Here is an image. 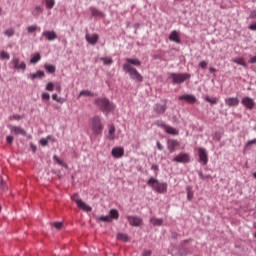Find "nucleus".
Instances as JSON below:
<instances>
[{
	"instance_id": "17",
	"label": "nucleus",
	"mask_w": 256,
	"mask_h": 256,
	"mask_svg": "<svg viewBox=\"0 0 256 256\" xmlns=\"http://www.w3.org/2000/svg\"><path fill=\"white\" fill-rule=\"evenodd\" d=\"M42 37H45L47 41H55V39H57V32H55L54 30L44 31L42 33Z\"/></svg>"
},
{
	"instance_id": "20",
	"label": "nucleus",
	"mask_w": 256,
	"mask_h": 256,
	"mask_svg": "<svg viewBox=\"0 0 256 256\" xmlns=\"http://www.w3.org/2000/svg\"><path fill=\"white\" fill-rule=\"evenodd\" d=\"M169 39H170L171 41H173L174 43L181 44V38L179 37V33L177 32V30H173V31L170 33Z\"/></svg>"
},
{
	"instance_id": "4",
	"label": "nucleus",
	"mask_w": 256,
	"mask_h": 256,
	"mask_svg": "<svg viewBox=\"0 0 256 256\" xmlns=\"http://www.w3.org/2000/svg\"><path fill=\"white\" fill-rule=\"evenodd\" d=\"M170 79H172V82L175 85H181V83H185V81H187V79H191V74L171 73L170 74Z\"/></svg>"
},
{
	"instance_id": "8",
	"label": "nucleus",
	"mask_w": 256,
	"mask_h": 256,
	"mask_svg": "<svg viewBox=\"0 0 256 256\" xmlns=\"http://www.w3.org/2000/svg\"><path fill=\"white\" fill-rule=\"evenodd\" d=\"M199 162L203 165H207L209 163V156L207 154V150L205 148H198Z\"/></svg>"
},
{
	"instance_id": "1",
	"label": "nucleus",
	"mask_w": 256,
	"mask_h": 256,
	"mask_svg": "<svg viewBox=\"0 0 256 256\" xmlns=\"http://www.w3.org/2000/svg\"><path fill=\"white\" fill-rule=\"evenodd\" d=\"M94 105L102 111L104 115H109L112 111H115V104L106 97H99L94 100Z\"/></svg>"
},
{
	"instance_id": "62",
	"label": "nucleus",
	"mask_w": 256,
	"mask_h": 256,
	"mask_svg": "<svg viewBox=\"0 0 256 256\" xmlns=\"http://www.w3.org/2000/svg\"><path fill=\"white\" fill-rule=\"evenodd\" d=\"M57 103H65V98H58V100H56Z\"/></svg>"
},
{
	"instance_id": "37",
	"label": "nucleus",
	"mask_w": 256,
	"mask_h": 256,
	"mask_svg": "<svg viewBox=\"0 0 256 256\" xmlns=\"http://www.w3.org/2000/svg\"><path fill=\"white\" fill-rule=\"evenodd\" d=\"M96 219L98 221H103L104 223H111L112 222L110 216H100V217H96Z\"/></svg>"
},
{
	"instance_id": "28",
	"label": "nucleus",
	"mask_w": 256,
	"mask_h": 256,
	"mask_svg": "<svg viewBox=\"0 0 256 256\" xmlns=\"http://www.w3.org/2000/svg\"><path fill=\"white\" fill-rule=\"evenodd\" d=\"M54 161H56V163H58V165H61V167H64V169H68L69 166L67 165V163L63 162V160L59 159V157L57 155L53 156Z\"/></svg>"
},
{
	"instance_id": "22",
	"label": "nucleus",
	"mask_w": 256,
	"mask_h": 256,
	"mask_svg": "<svg viewBox=\"0 0 256 256\" xmlns=\"http://www.w3.org/2000/svg\"><path fill=\"white\" fill-rule=\"evenodd\" d=\"M124 65H135V67H141V61L139 59L127 58Z\"/></svg>"
},
{
	"instance_id": "19",
	"label": "nucleus",
	"mask_w": 256,
	"mask_h": 256,
	"mask_svg": "<svg viewBox=\"0 0 256 256\" xmlns=\"http://www.w3.org/2000/svg\"><path fill=\"white\" fill-rule=\"evenodd\" d=\"M225 104L227 107H237L239 105L238 97H229L225 99Z\"/></svg>"
},
{
	"instance_id": "25",
	"label": "nucleus",
	"mask_w": 256,
	"mask_h": 256,
	"mask_svg": "<svg viewBox=\"0 0 256 256\" xmlns=\"http://www.w3.org/2000/svg\"><path fill=\"white\" fill-rule=\"evenodd\" d=\"M43 14V7L41 6H36L33 10H32V15L33 17H35L37 19V17H39V15Z\"/></svg>"
},
{
	"instance_id": "2",
	"label": "nucleus",
	"mask_w": 256,
	"mask_h": 256,
	"mask_svg": "<svg viewBox=\"0 0 256 256\" xmlns=\"http://www.w3.org/2000/svg\"><path fill=\"white\" fill-rule=\"evenodd\" d=\"M147 185L148 187H151L153 189V191H155L156 193H167V183L165 182H159V180L151 177L148 181H147Z\"/></svg>"
},
{
	"instance_id": "52",
	"label": "nucleus",
	"mask_w": 256,
	"mask_h": 256,
	"mask_svg": "<svg viewBox=\"0 0 256 256\" xmlns=\"http://www.w3.org/2000/svg\"><path fill=\"white\" fill-rule=\"evenodd\" d=\"M152 252L151 250H143L142 256H151Z\"/></svg>"
},
{
	"instance_id": "57",
	"label": "nucleus",
	"mask_w": 256,
	"mask_h": 256,
	"mask_svg": "<svg viewBox=\"0 0 256 256\" xmlns=\"http://www.w3.org/2000/svg\"><path fill=\"white\" fill-rule=\"evenodd\" d=\"M180 256H187V250L183 249L179 251Z\"/></svg>"
},
{
	"instance_id": "48",
	"label": "nucleus",
	"mask_w": 256,
	"mask_h": 256,
	"mask_svg": "<svg viewBox=\"0 0 256 256\" xmlns=\"http://www.w3.org/2000/svg\"><path fill=\"white\" fill-rule=\"evenodd\" d=\"M12 119L19 121L20 119H23V116H21L19 114H14V115L10 116V120H12Z\"/></svg>"
},
{
	"instance_id": "16",
	"label": "nucleus",
	"mask_w": 256,
	"mask_h": 256,
	"mask_svg": "<svg viewBox=\"0 0 256 256\" xmlns=\"http://www.w3.org/2000/svg\"><path fill=\"white\" fill-rule=\"evenodd\" d=\"M9 129L15 135H22L23 137H25L27 135V131H25V129L21 128V126L10 125Z\"/></svg>"
},
{
	"instance_id": "49",
	"label": "nucleus",
	"mask_w": 256,
	"mask_h": 256,
	"mask_svg": "<svg viewBox=\"0 0 256 256\" xmlns=\"http://www.w3.org/2000/svg\"><path fill=\"white\" fill-rule=\"evenodd\" d=\"M256 144V138H254V139H252V140H249L247 143H246V145H245V147L247 148V147H251V145H255Z\"/></svg>"
},
{
	"instance_id": "7",
	"label": "nucleus",
	"mask_w": 256,
	"mask_h": 256,
	"mask_svg": "<svg viewBox=\"0 0 256 256\" xmlns=\"http://www.w3.org/2000/svg\"><path fill=\"white\" fill-rule=\"evenodd\" d=\"M241 104L246 107V109H249V111H253L255 108V100L249 96H245L241 100Z\"/></svg>"
},
{
	"instance_id": "45",
	"label": "nucleus",
	"mask_w": 256,
	"mask_h": 256,
	"mask_svg": "<svg viewBox=\"0 0 256 256\" xmlns=\"http://www.w3.org/2000/svg\"><path fill=\"white\" fill-rule=\"evenodd\" d=\"M55 89V84L53 82H49L46 85V91H53Z\"/></svg>"
},
{
	"instance_id": "10",
	"label": "nucleus",
	"mask_w": 256,
	"mask_h": 256,
	"mask_svg": "<svg viewBox=\"0 0 256 256\" xmlns=\"http://www.w3.org/2000/svg\"><path fill=\"white\" fill-rule=\"evenodd\" d=\"M179 101H186V103L195 104L197 103V98L193 94H184L178 97Z\"/></svg>"
},
{
	"instance_id": "42",
	"label": "nucleus",
	"mask_w": 256,
	"mask_h": 256,
	"mask_svg": "<svg viewBox=\"0 0 256 256\" xmlns=\"http://www.w3.org/2000/svg\"><path fill=\"white\" fill-rule=\"evenodd\" d=\"M52 227H54L55 229H57L58 231L63 229V222H54L52 223Z\"/></svg>"
},
{
	"instance_id": "31",
	"label": "nucleus",
	"mask_w": 256,
	"mask_h": 256,
	"mask_svg": "<svg viewBox=\"0 0 256 256\" xmlns=\"http://www.w3.org/2000/svg\"><path fill=\"white\" fill-rule=\"evenodd\" d=\"M198 175L200 179H202V181H207V179H213L211 174H207V173L204 174L203 171H198Z\"/></svg>"
},
{
	"instance_id": "30",
	"label": "nucleus",
	"mask_w": 256,
	"mask_h": 256,
	"mask_svg": "<svg viewBox=\"0 0 256 256\" xmlns=\"http://www.w3.org/2000/svg\"><path fill=\"white\" fill-rule=\"evenodd\" d=\"M117 239L119 241H123L124 243H127V241H129V235L124 234V233H118L117 234Z\"/></svg>"
},
{
	"instance_id": "3",
	"label": "nucleus",
	"mask_w": 256,
	"mask_h": 256,
	"mask_svg": "<svg viewBox=\"0 0 256 256\" xmlns=\"http://www.w3.org/2000/svg\"><path fill=\"white\" fill-rule=\"evenodd\" d=\"M123 71L124 73H128L130 75V79L133 81H136V83H143V76L137 69L132 67L130 64H124L123 65Z\"/></svg>"
},
{
	"instance_id": "58",
	"label": "nucleus",
	"mask_w": 256,
	"mask_h": 256,
	"mask_svg": "<svg viewBox=\"0 0 256 256\" xmlns=\"http://www.w3.org/2000/svg\"><path fill=\"white\" fill-rule=\"evenodd\" d=\"M115 133V126H111L109 129V135H113Z\"/></svg>"
},
{
	"instance_id": "13",
	"label": "nucleus",
	"mask_w": 256,
	"mask_h": 256,
	"mask_svg": "<svg viewBox=\"0 0 256 256\" xmlns=\"http://www.w3.org/2000/svg\"><path fill=\"white\" fill-rule=\"evenodd\" d=\"M76 205L79 209L85 211L86 213H91V211H93V208L87 205V203H85L83 200H76Z\"/></svg>"
},
{
	"instance_id": "36",
	"label": "nucleus",
	"mask_w": 256,
	"mask_h": 256,
	"mask_svg": "<svg viewBox=\"0 0 256 256\" xmlns=\"http://www.w3.org/2000/svg\"><path fill=\"white\" fill-rule=\"evenodd\" d=\"M100 61H103L104 65H112L113 58H111V57H101Z\"/></svg>"
},
{
	"instance_id": "47",
	"label": "nucleus",
	"mask_w": 256,
	"mask_h": 256,
	"mask_svg": "<svg viewBox=\"0 0 256 256\" xmlns=\"http://www.w3.org/2000/svg\"><path fill=\"white\" fill-rule=\"evenodd\" d=\"M49 99H51V96L49 95V93L47 92L42 93V101H49Z\"/></svg>"
},
{
	"instance_id": "32",
	"label": "nucleus",
	"mask_w": 256,
	"mask_h": 256,
	"mask_svg": "<svg viewBox=\"0 0 256 256\" xmlns=\"http://www.w3.org/2000/svg\"><path fill=\"white\" fill-rule=\"evenodd\" d=\"M95 93L89 91V90H82L79 94V97H94Z\"/></svg>"
},
{
	"instance_id": "9",
	"label": "nucleus",
	"mask_w": 256,
	"mask_h": 256,
	"mask_svg": "<svg viewBox=\"0 0 256 256\" xmlns=\"http://www.w3.org/2000/svg\"><path fill=\"white\" fill-rule=\"evenodd\" d=\"M126 219L132 227H140V225H143V219H141V217L127 216Z\"/></svg>"
},
{
	"instance_id": "53",
	"label": "nucleus",
	"mask_w": 256,
	"mask_h": 256,
	"mask_svg": "<svg viewBox=\"0 0 256 256\" xmlns=\"http://www.w3.org/2000/svg\"><path fill=\"white\" fill-rule=\"evenodd\" d=\"M13 139L14 138L11 135L6 137V141H7V143H9V145L13 144Z\"/></svg>"
},
{
	"instance_id": "34",
	"label": "nucleus",
	"mask_w": 256,
	"mask_h": 256,
	"mask_svg": "<svg viewBox=\"0 0 256 256\" xmlns=\"http://www.w3.org/2000/svg\"><path fill=\"white\" fill-rule=\"evenodd\" d=\"M186 191L188 201H193V188L191 186H187Z\"/></svg>"
},
{
	"instance_id": "63",
	"label": "nucleus",
	"mask_w": 256,
	"mask_h": 256,
	"mask_svg": "<svg viewBox=\"0 0 256 256\" xmlns=\"http://www.w3.org/2000/svg\"><path fill=\"white\" fill-rule=\"evenodd\" d=\"M177 237H179V234L176 232L172 233V239H177Z\"/></svg>"
},
{
	"instance_id": "51",
	"label": "nucleus",
	"mask_w": 256,
	"mask_h": 256,
	"mask_svg": "<svg viewBox=\"0 0 256 256\" xmlns=\"http://www.w3.org/2000/svg\"><path fill=\"white\" fill-rule=\"evenodd\" d=\"M199 67H201V69H207V61L203 60L199 63Z\"/></svg>"
},
{
	"instance_id": "50",
	"label": "nucleus",
	"mask_w": 256,
	"mask_h": 256,
	"mask_svg": "<svg viewBox=\"0 0 256 256\" xmlns=\"http://www.w3.org/2000/svg\"><path fill=\"white\" fill-rule=\"evenodd\" d=\"M40 144L42 145V147H47V145L49 144V140L42 138L40 140Z\"/></svg>"
},
{
	"instance_id": "64",
	"label": "nucleus",
	"mask_w": 256,
	"mask_h": 256,
	"mask_svg": "<svg viewBox=\"0 0 256 256\" xmlns=\"http://www.w3.org/2000/svg\"><path fill=\"white\" fill-rule=\"evenodd\" d=\"M52 99H53V101H57L59 99V97L57 96V94H53Z\"/></svg>"
},
{
	"instance_id": "14",
	"label": "nucleus",
	"mask_w": 256,
	"mask_h": 256,
	"mask_svg": "<svg viewBox=\"0 0 256 256\" xmlns=\"http://www.w3.org/2000/svg\"><path fill=\"white\" fill-rule=\"evenodd\" d=\"M85 39L90 45H97L99 43V34H86Z\"/></svg>"
},
{
	"instance_id": "39",
	"label": "nucleus",
	"mask_w": 256,
	"mask_h": 256,
	"mask_svg": "<svg viewBox=\"0 0 256 256\" xmlns=\"http://www.w3.org/2000/svg\"><path fill=\"white\" fill-rule=\"evenodd\" d=\"M0 189L1 191H7V189H9L5 184V180L1 176H0Z\"/></svg>"
},
{
	"instance_id": "11",
	"label": "nucleus",
	"mask_w": 256,
	"mask_h": 256,
	"mask_svg": "<svg viewBox=\"0 0 256 256\" xmlns=\"http://www.w3.org/2000/svg\"><path fill=\"white\" fill-rule=\"evenodd\" d=\"M173 161L175 163H189L191 159L189 158V154L187 153H181L173 158Z\"/></svg>"
},
{
	"instance_id": "43",
	"label": "nucleus",
	"mask_w": 256,
	"mask_h": 256,
	"mask_svg": "<svg viewBox=\"0 0 256 256\" xmlns=\"http://www.w3.org/2000/svg\"><path fill=\"white\" fill-rule=\"evenodd\" d=\"M155 125H157V127H161V129H164V131L167 128V124H165V122H163L161 120L156 121Z\"/></svg>"
},
{
	"instance_id": "33",
	"label": "nucleus",
	"mask_w": 256,
	"mask_h": 256,
	"mask_svg": "<svg viewBox=\"0 0 256 256\" xmlns=\"http://www.w3.org/2000/svg\"><path fill=\"white\" fill-rule=\"evenodd\" d=\"M233 63H236V65H241L242 67L247 68V62H245V59L243 58H236L233 60Z\"/></svg>"
},
{
	"instance_id": "29",
	"label": "nucleus",
	"mask_w": 256,
	"mask_h": 256,
	"mask_svg": "<svg viewBox=\"0 0 256 256\" xmlns=\"http://www.w3.org/2000/svg\"><path fill=\"white\" fill-rule=\"evenodd\" d=\"M44 69L47 71V73H51V74L55 73L56 71L55 65L53 64H45Z\"/></svg>"
},
{
	"instance_id": "18",
	"label": "nucleus",
	"mask_w": 256,
	"mask_h": 256,
	"mask_svg": "<svg viewBox=\"0 0 256 256\" xmlns=\"http://www.w3.org/2000/svg\"><path fill=\"white\" fill-rule=\"evenodd\" d=\"M177 147H179V141L175 140V139H169L167 141V148L169 153H174L175 149H177Z\"/></svg>"
},
{
	"instance_id": "27",
	"label": "nucleus",
	"mask_w": 256,
	"mask_h": 256,
	"mask_svg": "<svg viewBox=\"0 0 256 256\" xmlns=\"http://www.w3.org/2000/svg\"><path fill=\"white\" fill-rule=\"evenodd\" d=\"M39 61H41V54L39 52H37L36 54H34L32 56V58L30 59V63L32 65H35L36 63H39Z\"/></svg>"
},
{
	"instance_id": "61",
	"label": "nucleus",
	"mask_w": 256,
	"mask_h": 256,
	"mask_svg": "<svg viewBox=\"0 0 256 256\" xmlns=\"http://www.w3.org/2000/svg\"><path fill=\"white\" fill-rule=\"evenodd\" d=\"M151 169H152V171H159V166L158 165H152Z\"/></svg>"
},
{
	"instance_id": "44",
	"label": "nucleus",
	"mask_w": 256,
	"mask_h": 256,
	"mask_svg": "<svg viewBox=\"0 0 256 256\" xmlns=\"http://www.w3.org/2000/svg\"><path fill=\"white\" fill-rule=\"evenodd\" d=\"M28 33H35L37 31V25H31L27 27Z\"/></svg>"
},
{
	"instance_id": "23",
	"label": "nucleus",
	"mask_w": 256,
	"mask_h": 256,
	"mask_svg": "<svg viewBox=\"0 0 256 256\" xmlns=\"http://www.w3.org/2000/svg\"><path fill=\"white\" fill-rule=\"evenodd\" d=\"M109 217H110L111 221H113V219H114L115 221H117V219H119V210H117V209H111V210L109 211Z\"/></svg>"
},
{
	"instance_id": "41",
	"label": "nucleus",
	"mask_w": 256,
	"mask_h": 256,
	"mask_svg": "<svg viewBox=\"0 0 256 256\" xmlns=\"http://www.w3.org/2000/svg\"><path fill=\"white\" fill-rule=\"evenodd\" d=\"M4 34L7 37H13V35H15V29L9 28V29L5 30Z\"/></svg>"
},
{
	"instance_id": "54",
	"label": "nucleus",
	"mask_w": 256,
	"mask_h": 256,
	"mask_svg": "<svg viewBox=\"0 0 256 256\" xmlns=\"http://www.w3.org/2000/svg\"><path fill=\"white\" fill-rule=\"evenodd\" d=\"M249 17L250 19H256V10L251 11Z\"/></svg>"
},
{
	"instance_id": "15",
	"label": "nucleus",
	"mask_w": 256,
	"mask_h": 256,
	"mask_svg": "<svg viewBox=\"0 0 256 256\" xmlns=\"http://www.w3.org/2000/svg\"><path fill=\"white\" fill-rule=\"evenodd\" d=\"M111 153L112 157H114L115 159H121V157L125 155V149H123V147H115L112 149Z\"/></svg>"
},
{
	"instance_id": "55",
	"label": "nucleus",
	"mask_w": 256,
	"mask_h": 256,
	"mask_svg": "<svg viewBox=\"0 0 256 256\" xmlns=\"http://www.w3.org/2000/svg\"><path fill=\"white\" fill-rule=\"evenodd\" d=\"M77 200H80L79 199V194L75 193L73 196H72V201H74L76 203Z\"/></svg>"
},
{
	"instance_id": "46",
	"label": "nucleus",
	"mask_w": 256,
	"mask_h": 256,
	"mask_svg": "<svg viewBox=\"0 0 256 256\" xmlns=\"http://www.w3.org/2000/svg\"><path fill=\"white\" fill-rule=\"evenodd\" d=\"M0 57H1V59H7V60H9L11 58V56H9V53H7L5 51H2L0 53Z\"/></svg>"
},
{
	"instance_id": "12",
	"label": "nucleus",
	"mask_w": 256,
	"mask_h": 256,
	"mask_svg": "<svg viewBox=\"0 0 256 256\" xmlns=\"http://www.w3.org/2000/svg\"><path fill=\"white\" fill-rule=\"evenodd\" d=\"M12 65L16 71H25V69H27V64L25 62L19 64V58L12 59Z\"/></svg>"
},
{
	"instance_id": "56",
	"label": "nucleus",
	"mask_w": 256,
	"mask_h": 256,
	"mask_svg": "<svg viewBox=\"0 0 256 256\" xmlns=\"http://www.w3.org/2000/svg\"><path fill=\"white\" fill-rule=\"evenodd\" d=\"M156 145H157V149L159 150V151H163V145H161V142H157L156 143Z\"/></svg>"
},
{
	"instance_id": "40",
	"label": "nucleus",
	"mask_w": 256,
	"mask_h": 256,
	"mask_svg": "<svg viewBox=\"0 0 256 256\" xmlns=\"http://www.w3.org/2000/svg\"><path fill=\"white\" fill-rule=\"evenodd\" d=\"M92 17H103V12L99 11L98 9H92Z\"/></svg>"
},
{
	"instance_id": "35",
	"label": "nucleus",
	"mask_w": 256,
	"mask_h": 256,
	"mask_svg": "<svg viewBox=\"0 0 256 256\" xmlns=\"http://www.w3.org/2000/svg\"><path fill=\"white\" fill-rule=\"evenodd\" d=\"M205 101H207V103H210L211 105H217L219 99L211 98V97H209V95H206L205 96Z\"/></svg>"
},
{
	"instance_id": "24",
	"label": "nucleus",
	"mask_w": 256,
	"mask_h": 256,
	"mask_svg": "<svg viewBox=\"0 0 256 256\" xmlns=\"http://www.w3.org/2000/svg\"><path fill=\"white\" fill-rule=\"evenodd\" d=\"M168 135H179V130L177 128H173L169 125L166 126L165 130Z\"/></svg>"
},
{
	"instance_id": "21",
	"label": "nucleus",
	"mask_w": 256,
	"mask_h": 256,
	"mask_svg": "<svg viewBox=\"0 0 256 256\" xmlns=\"http://www.w3.org/2000/svg\"><path fill=\"white\" fill-rule=\"evenodd\" d=\"M43 77H45V72L43 70H38L36 73L29 75L31 81H35V79H43Z\"/></svg>"
},
{
	"instance_id": "60",
	"label": "nucleus",
	"mask_w": 256,
	"mask_h": 256,
	"mask_svg": "<svg viewBox=\"0 0 256 256\" xmlns=\"http://www.w3.org/2000/svg\"><path fill=\"white\" fill-rule=\"evenodd\" d=\"M248 63H256V55L253 56L252 58H250V60L248 61Z\"/></svg>"
},
{
	"instance_id": "59",
	"label": "nucleus",
	"mask_w": 256,
	"mask_h": 256,
	"mask_svg": "<svg viewBox=\"0 0 256 256\" xmlns=\"http://www.w3.org/2000/svg\"><path fill=\"white\" fill-rule=\"evenodd\" d=\"M30 147H31L33 153H35L37 151V146H35L33 143L30 144Z\"/></svg>"
},
{
	"instance_id": "6",
	"label": "nucleus",
	"mask_w": 256,
	"mask_h": 256,
	"mask_svg": "<svg viewBox=\"0 0 256 256\" xmlns=\"http://www.w3.org/2000/svg\"><path fill=\"white\" fill-rule=\"evenodd\" d=\"M164 104L156 103L153 106V111L156 115H165V111H167V99L163 100Z\"/></svg>"
},
{
	"instance_id": "5",
	"label": "nucleus",
	"mask_w": 256,
	"mask_h": 256,
	"mask_svg": "<svg viewBox=\"0 0 256 256\" xmlns=\"http://www.w3.org/2000/svg\"><path fill=\"white\" fill-rule=\"evenodd\" d=\"M92 131L94 135H101V133H103V124L101 123V117L94 116L92 118Z\"/></svg>"
},
{
	"instance_id": "38",
	"label": "nucleus",
	"mask_w": 256,
	"mask_h": 256,
	"mask_svg": "<svg viewBox=\"0 0 256 256\" xmlns=\"http://www.w3.org/2000/svg\"><path fill=\"white\" fill-rule=\"evenodd\" d=\"M46 9H53L55 7V0H45Z\"/></svg>"
},
{
	"instance_id": "26",
	"label": "nucleus",
	"mask_w": 256,
	"mask_h": 256,
	"mask_svg": "<svg viewBox=\"0 0 256 256\" xmlns=\"http://www.w3.org/2000/svg\"><path fill=\"white\" fill-rule=\"evenodd\" d=\"M150 223L154 225V227H161L163 225V219L162 218H151Z\"/></svg>"
}]
</instances>
